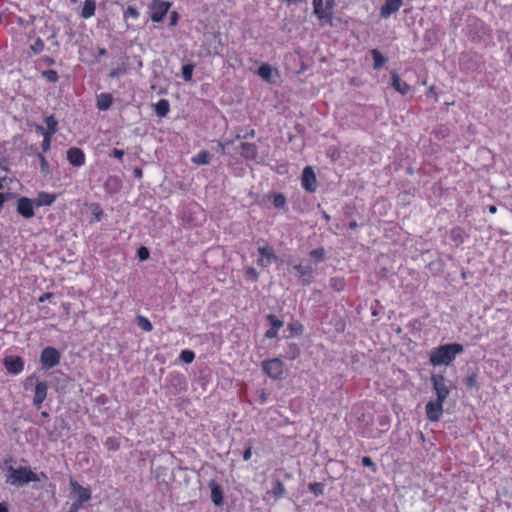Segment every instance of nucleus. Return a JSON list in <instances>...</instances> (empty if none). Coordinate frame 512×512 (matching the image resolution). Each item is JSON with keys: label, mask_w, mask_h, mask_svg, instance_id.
<instances>
[{"label": "nucleus", "mask_w": 512, "mask_h": 512, "mask_svg": "<svg viewBox=\"0 0 512 512\" xmlns=\"http://www.w3.org/2000/svg\"><path fill=\"white\" fill-rule=\"evenodd\" d=\"M5 476L6 483L15 487H22L30 482H39L41 479L46 478L43 472L37 474L26 466H9L6 469Z\"/></svg>", "instance_id": "f257e3e1"}, {"label": "nucleus", "mask_w": 512, "mask_h": 512, "mask_svg": "<svg viewBox=\"0 0 512 512\" xmlns=\"http://www.w3.org/2000/svg\"><path fill=\"white\" fill-rule=\"evenodd\" d=\"M463 352V346L458 343L442 345L434 349L430 354V362L433 366L449 365L456 355Z\"/></svg>", "instance_id": "f03ea898"}, {"label": "nucleus", "mask_w": 512, "mask_h": 512, "mask_svg": "<svg viewBox=\"0 0 512 512\" xmlns=\"http://www.w3.org/2000/svg\"><path fill=\"white\" fill-rule=\"evenodd\" d=\"M313 10L314 14L318 17L322 24H331L332 21V13L331 9L333 7V1H327L326 6H324L323 0H313Z\"/></svg>", "instance_id": "7ed1b4c3"}, {"label": "nucleus", "mask_w": 512, "mask_h": 512, "mask_svg": "<svg viewBox=\"0 0 512 512\" xmlns=\"http://www.w3.org/2000/svg\"><path fill=\"white\" fill-rule=\"evenodd\" d=\"M264 372L273 379H280L284 373L283 362L274 358L262 363Z\"/></svg>", "instance_id": "20e7f679"}, {"label": "nucleus", "mask_w": 512, "mask_h": 512, "mask_svg": "<svg viewBox=\"0 0 512 512\" xmlns=\"http://www.w3.org/2000/svg\"><path fill=\"white\" fill-rule=\"evenodd\" d=\"M71 498L74 501L84 504L91 499V491L88 488L81 486L77 481L70 480Z\"/></svg>", "instance_id": "39448f33"}, {"label": "nucleus", "mask_w": 512, "mask_h": 512, "mask_svg": "<svg viewBox=\"0 0 512 512\" xmlns=\"http://www.w3.org/2000/svg\"><path fill=\"white\" fill-rule=\"evenodd\" d=\"M433 388L437 395V400L445 401L449 396L450 390L446 384V380L442 375H433L431 377Z\"/></svg>", "instance_id": "423d86ee"}, {"label": "nucleus", "mask_w": 512, "mask_h": 512, "mask_svg": "<svg viewBox=\"0 0 512 512\" xmlns=\"http://www.w3.org/2000/svg\"><path fill=\"white\" fill-rule=\"evenodd\" d=\"M60 361V353L53 347H46L41 353V363L45 368H53Z\"/></svg>", "instance_id": "0eeeda50"}, {"label": "nucleus", "mask_w": 512, "mask_h": 512, "mask_svg": "<svg viewBox=\"0 0 512 512\" xmlns=\"http://www.w3.org/2000/svg\"><path fill=\"white\" fill-rule=\"evenodd\" d=\"M302 187L309 193H313L317 188L316 175L310 166L303 169L301 176Z\"/></svg>", "instance_id": "6e6552de"}, {"label": "nucleus", "mask_w": 512, "mask_h": 512, "mask_svg": "<svg viewBox=\"0 0 512 512\" xmlns=\"http://www.w3.org/2000/svg\"><path fill=\"white\" fill-rule=\"evenodd\" d=\"M169 8V2L154 1L151 5V20L153 22H161Z\"/></svg>", "instance_id": "1a4fd4ad"}, {"label": "nucleus", "mask_w": 512, "mask_h": 512, "mask_svg": "<svg viewBox=\"0 0 512 512\" xmlns=\"http://www.w3.org/2000/svg\"><path fill=\"white\" fill-rule=\"evenodd\" d=\"M17 212L26 219L32 218L34 216V202L27 197L19 198Z\"/></svg>", "instance_id": "9d476101"}, {"label": "nucleus", "mask_w": 512, "mask_h": 512, "mask_svg": "<svg viewBox=\"0 0 512 512\" xmlns=\"http://www.w3.org/2000/svg\"><path fill=\"white\" fill-rule=\"evenodd\" d=\"M443 412V401H430L426 404V415L430 421H438Z\"/></svg>", "instance_id": "9b49d317"}, {"label": "nucleus", "mask_w": 512, "mask_h": 512, "mask_svg": "<svg viewBox=\"0 0 512 512\" xmlns=\"http://www.w3.org/2000/svg\"><path fill=\"white\" fill-rule=\"evenodd\" d=\"M4 366L11 374H19L24 368V362L19 356H7L4 359Z\"/></svg>", "instance_id": "f8f14e48"}, {"label": "nucleus", "mask_w": 512, "mask_h": 512, "mask_svg": "<svg viewBox=\"0 0 512 512\" xmlns=\"http://www.w3.org/2000/svg\"><path fill=\"white\" fill-rule=\"evenodd\" d=\"M403 0H385L380 8V16L384 19L396 13L402 6Z\"/></svg>", "instance_id": "ddd939ff"}, {"label": "nucleus", "mask_w": 512, "mask_h": 512, "mask_svg": "<svg viewBox=\"0 0 512 512\" xmlns=\"http://www.w3.org/2000/svg\"><path fill=\"white\" fill-rule=\"evenodd\" d=\"M67 160L75 167H81L85 164V154L77 147H72L67 151Z\"/></svg>", "instance_id": "4468645a"}, {"label": "nucleus", "mask_w": 512, "mask_h": 512, "mask_svg": "<svg viewBox=\"0 0 512 512\" xmlns=\"http://www.w3.org/2000/svg\"><path fill=\"white\" fill-rule=\"evenodd\" d=\"M293 269L298 273L301 282L308 285L313 281V269L310 265L296 264Z\"/></svg>", "instance_id": "2eb2a0df"}, {"label": "nucleus", "mask_w": 512, "mask_h": 512, "mask_svg": "<svg viewBox=\"0 0 512 512\" xmlns=\"http://www.w3.org/2000/svg\"><path fill=\"white\" fill-rule=\"evenodd\" d=\"M257 74L266 82L275 83L278 77V72L269 64H262Z\"/></svg>", "instance_id": "dca6fc26"}, {"label": "nucleus", "mask_w": 512, "mask_h": 512, "mask_svg": "<svg viewBox=\"0 0 512 512\" xmlns=\"http://www.w3.org/2000/svg\"><path fill=\"white\" fill-rule=\"evenodd\" d=\"M258 252L261 257L258 259V264L262 267L269 266L276 256L273 250L266 244L265 246H261L258 248Z\"/></svg>", "instance_id": "f3484780"}, {"label": "nucleus", "mask_w": 512, "mask_h": 512, "mask_svg": "<svg viewBox=\"0 0 512 512\" xmlns=\"http://www.w3.org/2000/svg\"><path fill=\"white\" fill-rule=\"evenodd\" d=\"M48 385L45 381L38 382L35 386V394L33 398V405L40 407L47 397Z\"/></svg>", "instance_id": "a211bd4d"}, {"label": "nucleus", "mask_w": 512, "mask_h": 512, "mask_svg": "<svg viewBox=\"0 0 512 512\" xmlns=\"http://www.w3.org/2000/svg\"><path fill=\"white\" fill-rule=\"evenodd\" d=\"M209 488L211 490V500L216 506L223 504V494L220 485L215 481L209 482Z\"/></svg>", "instance_id": "6ab92c4d"}, {"label": "nucleus", "mask_w": 512, "mask_h": 512, "mask_svg": "<svg viewBox=\"0 0 512 512\" xmlns=\"http://www.w3.org/2000/svg\"><path fill=\"white\" fill-rule=\"evenodd\" d=\"M56 200V195L55 194H51V193H47V192H40L34 203L36 206L40 207V206H50L54 203V201Z\"/></svg>", "instance_id": "aec40b11"}, {"label": "nucleus", "mask_w": 512, "mask_h": 512, "mask_svg": "<svg viewBox=\"0 0 512 512\" xmlns=\"http://www.w3.org/2000/svg\"><path fill=\"white\" fill-rule=\"evenodd\" d=\"M392 86L393 88L402 95L407 94L410 91V86L401 80V78L396 73H392Z\"/></svg>", "instance_id": "412c9836"}, {"label": "nucleus", "mask_w": 512, "mask_h": 512, "mask_svg": "<svg viewBox=\"0 0 512 512\" xmlns=\"http://www.w3.org/2000/svg\"><path fill=\"white\" fill-rule=\"evenodd\" d=\"M95 9L96 3L94 0H85L81 9V16L88 19L94 15Z\"/></svg>", "instance_id": "4be33fe9"}, {"label": "nucleus", "mask_w": 512, "mask_h": 512, "mask_svg": "<svg viewBox=\"0 0 512 512\" xmlns=\"http://www.w3.org/2000/svg\"><path fill=\"white\" fill-rule=\"evenodd\" d=\"M112 105V96L108 93H102L97 98V107L99 110L105 111Z\"/></svg>", "instance_id": "5701e85b"}, {"label": "nucleus", "mask_w": 512, "mask_h": 512, "mask_svg": "<svg viewBox=\"0 0 512 512\" xmlns=\"http://www.w3.org/2000/svg\"><path fill=\"white\" fill-rule=\"evenodd\" d=\"M242 156L248 159H254L257 156V147L252 143H242Z\"/></svg>", "instance_id": "b1692460"}, {"label": "nucleus", "mask_w": 512, "mask_h": 512, "mask_svg": "<svg viewBox=\"0 0 512 512\" xmlns=\"http://www.w3.org/2000/svg\"><path fill=\"white\" fill-rule=\"evenodd\" d=\"M169 110V102L165 99H161L155 104V112L159 117H165L169 113Z\"/></svg>", "instance_id": "393cba45"}, {"label": "nucleus", "mask_w": 512, "mask_h": 512, "mask_svg": "<svg viewBox=\"0 0 512 512\" xmlns=\"http://www.w3.org/2000/svg\"><path fill=\"white\" fill-rule=\"evenodd\" d=\"M275 499L282 498L286 494V489L280 481H275L272 489L268 492Z\"/></svg>", "instance_id": "a878e982"}, {"label": "nucleus", "mask_w": 512, "mask_h": 512, "mask_svg": "<svg viewBox=\"0 0 512 512\" xmlns=\"http://www.w3.org/2000/svg\"><path fill=\"white\" fill-rule=\"evenodd\" d=\"M371 54L374 60L373 68L375 70L381 69L386 62V58L377 49H373Z\"/></svg>", "instance_id": "bb28decb"}, {"label": "nucleus", "mask_w": 512, "mask_h": 512, "mask_svg": "<svg viewBox=\"0 0 512 512\" xmlns=\"http://www.w3.org/2000/svg\"><path fill=\"white\" fill-rule=\"evenodd\" d=\"M211 155L207 151H201L192 158V162L197 165L209 164Z\"/></svg>", "instance_id": "cd10ccee"}, {"label": "nucleus", "mask_w": 512, "mask_h": 512, "mask_svg": "<svg viewBox=\"0 0 512 512\" xmlns=\"http://www.w3.org/2000/svg\"><path fill=\"white\" fill-rule=\"evenodd\" d=\"M45 123L47 126V135L53 136L57 131V120L53 116H48L45 118Z\"/></svg>", "instance_id": "c85d7f7f"}, {"label": "nucleus", "mask_w": 512, "mask_h": 512, "mask_svg": "<svg viewBox=\"0 0 512 512\" xmlns=\"http://www.w3.org/2000/svg\"><path fill=\"white\" fill-rule=\"evenodd\" d=\"M270 199H272V202H273V205L276 207V208H279V209H283L286 205V198L283 194L281 193H278V194H272L270 196Z\"/></svg>", "instance_id": "c756f323"}, {"label": "nucleus", "mask_w": 512, "mask_h": 512, "mask_svg": "<svg viewBox=\"0 0 512 512\" xmlns=\"http://www.w3.org/2000/svg\"><path fill=\"white\" fill-rule=\"evenodd\" d=\"M137 323H138V326L146 332H150L153 329V326H152V323L150 322V320L144 316L139 315L137 317Z\"/></svg>", "instance_id": "7c9ffc66"}, {"label": "nucleus", "mask_w": 512, "mask_h": 512, "mask_svg": "<svg viewBox=\"0 0 512 512\" xmlns=\"http://www.w3.org/2000/svg\"><path fill=\"white\" fill-rule=\"evenodd\" d=\"M193 70L194 65L192 64H186L182 67V76L185 81L189 82L192 80Z\"/></svg>", "instance_id": "2f4dec72"}, {"label": "nucleus", "mask_w": 512, "mask_h": 512, "mask_svg": "<svg viewBox=\"0 0 512 512\" xmlns=\"http://www.w3.org/2000/svg\"><path fill=\"white\" fill-rule=\"evenodd\" d=\"M310 257L316 262H321L325 258V250L323 248H317L310 252Z\"/></svg>", "instance_id": "473e14b6"}, {"label": "nucleus", "mask_w": 512, "mask_h": 512, "mask_svg": "<svg viewBox=\"0 0 512 512\" xmlns=\"http://www.w3.org/2000/svg\"><path fill=\"white\" fill-rule=\"evenodd\" d=\"M309 490L315 496H319V495H322L324 492V485L319 482H314V483L309 484Z\"/></svg>", "instance_id": "72a5a7b5"}, {"label": "nucleus", "mask_w": 512, "mask_h": 512, "mask_svg": "<svg viewBox=\"0 0 512 512\" xmlns=\"http://www.w3.org/2000/svg\"><path fill=\"white\" fill-rule=\"evenodd\" d=\"M267 320L269 321V323L271 324V328L275 329V330H279L281 327H283L284 323L283 321L279 320L275 315L273 314H269L267 315Z\"/></svg>", "instance_id": "f704fd0d"}, {"label": "nucleus", "mask_w": 512, "mask_h": 512, "mask_svg": "<svg viewBox=\"0 0 512 512\" xmlns=\"http://www.w3.org/2000/svg\"><path fill=\"white\" fill-rule=\"evenodd\" d=\"M139 17V12L135 7L129 6L124 12V19L127 21L128 19H137Z\"/></svg>", "instance_id": "c9c22d12"}, {"label": "nucleus", "mask_w": 512, "mask_h": 512, "mask_svg": "<svg viewBox=\"0 0 512 512\" xmlns=\"http://www.w3.org/2000/svg\"><path fill=\"white\" fill-rule=\"evenodd\" d=\"M194 353L190 350H182L180 353V359L185 363H191L194 360Z\"/></svg>", "instance_id": "e433bc0d"}, {"label": "nucleus", "mask_w": 512, "mask_h": 512, "mask_svg": "<svg viewBox=\"0 0 512 512\" xmlns=\"http://www.w3.org/2000/svg\"><path fill=\"white\" fill-rule=\"evenodd\" d=\"M299 354L300 350L296 344L289 345L287 355L290 359L296 358Z\"/></svg>", "instance_id": "4c0bfd02"}, {"label": "nucleus", "mask_w": 512, "mask_h": 512, "mask_svg": "<svg viewBox=\"0 0 512 512\" xmlns=\"http://www.w3.org/2000/svg\"><path fill=\"white\" fill-rule=\"evenodd\" d=\"M31 49L36 54L40 53L44 49V42L40 38H37L34 44L31 45Z\"/></svg>", "instance_id": "58836bf2"}, {"label": "nucleus", "mask_w": 512, "mask_h": 512, "mask_svg": "<svg viewBox=\"0 0 512 512\" xmlns=\"http://www.w3.org/2000/svg\"><path fill=\"white\" fill-rule=\"evenodd\" d=\"M51 138H52L51 135L45 134V137H44V139L42 141V145H41L43 152H47L50 149Z\"/></svg>", "instance_id": "ea45409f"}, {"label": "nucleus", "mask_w": 512, "mask_h": 512, "mask_svg": "<svg viewBox=\"0 0 512 512\" xmlns=\"http://www.w3.org/2000/svg\"><path fill=\"white\" fill-rule=\"evenodd\" d=\"M362 464L366 467H370L373 472L376 471V465L373 463L372 459L370 457H363L362 458Z\"/></svg>", "instance_id": "a19ab883"}, {"label": "nucleus", "mask_w": 512, "mask_h": 512, "mask_svg": "<svg viewBox=\"0 0 512 512\" xmlns=\"http://www.w3.org/2000/svg\"><path fill=\"white\" fill-rule=\"evenodd\" d=\"M138 257L140 260H146L149 257V251L146 247H140L138 249Z\"/></svg>", "instance_id": "79ce46f5"}, {"label": "nucleus", "mask_w": 512, "mask_h": 512, "mask_svg": "<svg viewBox=\"0 0 512 512\" xmlns=\"http://www.w3.org/2000/svg\"><path fill=\"white\" fill-rule=\"evenodd\" d=\"M112 156L119 159V160H122L123 156H124V151L123 150H120V149H113L112 151Z\"/></svg>", "instance_id": "37998d69"}, {"label": "nucleus", "mask_w": 512, "mask_h": 512, "mask_svg": "<svg viewBox=\"0 0 512 512\" xmlns=\"http://www.w3.org/2000/svg\"><path fill=\"white\" fill-rule=\"evenodd\" d=\"M277 334H278L277 330L270 328L269 330L266 331L265 337L272 339V338H275L277 336Z\"/></svg>", "instance_id": "c03bdc74"}, {"label": "nucleus", "mask_w": 512, "mask_h": 512, "mask_svg": "<svg viewBox=\"0 0 512 512\" xmlns=\"http://www.w3.org/2000/svg\"><path fill=\"white\" fill-rule=\"evenodd\" d=\"M123 72H124V69H122V68H116V69L111 70V72H110L109 76H110L111 78H116V77H118L119 75H121Z\"/></svg>", "instance_id": "a18cd8bd"}, {"label": "nucleus", "mask_w": 512, "mask_h": 512, "mask_svg": "<svg viewBox=\"0 0 512 512\" xmlns=\"http://www.w3.org/2000/svg\"><path fill=\"white\" fill-rule=\"evenodd\" d=\"M246 274L254 280H256L258 276L256 270L253 267L248 268Z\"/></svg>", "instance_id": "49530a36"}, {"label": "nucleus", "mask_w": 512, "mask_h": 512, "mask_svg": "<svg viewBox=\"0 0 512 512\" xmlns=\"http://www.w3.org/2000/svg\"><path fill=\"white\" fill-rule=\"evenodd\" d=\"M251 456H252V448H251V447H248V448L244 451V453H243V459H244L245 461H248V460H250Z\"/></svg>", "instance_id": "de8ad7c7"}, {"label": "nucleus", "mask_w": 512, "mask_h": 512, "mask_svg": "<svg viewBox=\"0 0 512 512\" xmlns=\"http://www.w3.org/2000/svg\"><path fill=\"white\" fill-rule=\"evenodd\" d=\"M82 503L74 501V503L71 505L69 512H78V510L82 507Z\"/></svg>", "instance_id": "09e8293b"}, {"label": "nucleus", "mask_w": 512, "mask_h": 512, "mask_svg": "<svg viewBox=\"0 0 512 512\" xmlns=\"http://www.w3.org/2000/svg\"><path fill=\"white\" fill-rule=\"evenodd\" d=\"M177 20H178L177 13L173 12L170 17L171 25H175L177 23Z\"/></svg>", "instance_id": "8fccbe9b"}, {"label": "nucleus", "mask_w": 512, "mask_h": 512, "mask_svg": "<svg viewBox=\"0 0 512 512\" xmlns=\"http://www.w3.org/2000/svg\"><path fill=\"white\" fill-rule=\"evenodd\" d=\"M229 144H230V142H228V141L219 143V148H220L221 153H225V147Z\"/></svg>", "instance_id": "3c124183"}, {"label": "nucleus", "mask_w": 512, "mask_h": 512, "mask_svg": "<svg viewBox=\"0 0 512 512\" xmlns=\"http://www.w3.org/2000/svg\"><path fill=\"white\" fill-rule=\"evenodd\" d=\"M48 78L50 81H56L57 80V74L54 71H50L48 73Z\"/></svg>", "instance_id": "603ef678"}, {"label": "nucleus", "mask_w": 512, "mask_h": 512, "mask_svg": "<svg viewBox=\"0 0 512 512\" xmlns=\"http://www.w3.org/2000/svg\"><path fill=\"white\" fill-rule=\"evenodd\" d=\"M36 131L38 133H40L41 135H43V137H45V133H47V130L44 127H42V126H37L36 127Z\"/></svg>", "instance_id": "864d4df0"}, {"label": "nucleus", "mask_w": 512, "mask_h": 512, "mask_svg": "<svg viewBox=\"0 0 512 512\" xmlns=\"http://www.w3.org/2000/svg\"><path fill=\"white\" fill-rule=\"evenodd\" d=\"M39 158L41 160L42 168H44L45 166L48 165V163H47V161H46V159H45V157L43 155L40 154Z\"/></svg>", "instance_id": "5fc2aeb1"}, {"label": "nucleus", "mask_w": 512, "mask_h": 512, "mask_svg": "<svg viewBox=\"0 0 512 512\" xmlns=\"http://www.w3.org/2000/svg\"><path fill=\"white\" fill-rule=\"evenodd\" d=\"M134 173H135V176L138 177V178H140L142 176V171L140 169H136L134 171Z\"/></svg>", "instance_id": "6e6d98bb"}, {"label": "nucleus", "mask_w": 512, "mask_h": 512, "mask_svg": "<svg viewBox=\"0 0 512 512\" xmlns=\"http://www.w3.org/2000/svg\"><path fill=\"white\" fill-rule=\"evenodd\" d=\"M0 512H8L6 506L2 503H0Z\"/></svg>", "instance_id": "4d7b16f0"}, {"label": "nucleus", "mask_w": 512, "mask_h": 512, "mask_svg": "<svg viewBox=\"0 0 512 512\" xmlns=\"http://www.w3.org/2000/svg\"><path fill=\"white\" fill-rule=\"evenodd\" d=\"M357 227V223L355 221L349 223L350 229H355Z\"/></svg>", "instance_id": "13d9d810"}, {"label": "nucleus", "mask_w": 512, "mask_h": 512, "mask_svg": "<svg viewBox=\"0 0 512 512\" xmlns=\"http://www.w3.org/2000/svg\"><path fill=\"white\" fill-rule=\"evenodd\" d=\"M322 215L326 221L330 220V216L325 211L322 212Z\"/></svg>", "instance_id": "bf43d9fd"}, {"label": "nucleus", "mask_w": 512, "mask_h": 512, "mask_svg": "<svg viewBox=\"0 0 512 512\" xmlns=\"http://www.w3.org/2000/svg\"><path fill=\"white\" fill-rule=\"evenodd\" d=\"M106 54V50L104 48L99 49V55L103 56Z\"/></svg>", "instance_id": "052dcab7"}, {"label": "nucleus", "mask_w": 512, "mask_h": 512, "mask_svg": "<svg viewBox=\"0 0 512 512\" xmlns=\"http://www.w3.org/2000/svg\"><path fill=\"white\" fill-rule=\"evenodd\" d=\"M495 211H496V207H495V206H491V207H490V212H491V213H494Z\"/></svg>", "instance_id": "680f3d73"}, {"label": "nucleus", "mask_w": 512, "mask_h": 512, "mask_svg": "<svg viewBox=\"0 0 512 512\" xmlns=\"http://www.w3.org/2000/svg\"><path fill=\"white\" fill-rule=\"evenodd\" d=\"M46 297H49V294L45 295L44 297H41L40 301L43 302L44 300H46Z\"/></svg>", "instance_id": "e2e57ef3"}, {"label": "nucleus", "mask_w": 512, "mask_h": 512, "mask_svg": "<svg viewBox=\"0 0 512 512\" xmlns=\"http://www.w3.org/2000/svg\"><path fill=\"white\" fill-rule=\"evenodd\" d=\"M46 297H49V294L45 295L44 297H41L40 301L43 302L44 300H46Z\"/></svg>", "instance_id": "0e129e2a"}, {"label": "nucleus", "mask_w": 512, "mask_h": 512, "mask_svg": "<svg viewBox=\"0 0 512 512\" xmlns=\"http://www.w3.org/2000/svg\"><path fill=\"white\" fill-rule=\"evenodd\" d=\"M34 378H35L34 376H30V377L27 379V382L32 381Z\"/></svg>", "instance_id": "69168bd1"}, {"label": "nucleus", "mask_w": 512, "mask_h": 512, "mask_svg": "<svg viewBox=\"0 0 512 512\" xmlns=\"http://www.w3.org/2000/svg\"><path fill=\"white\" fill-rule=\"evenodd\" d=\"M99 214H102V211H99V213H96V214H95V215H96V218H97L98 220L100 219V218H99Z\"/></svg>", "instance_id": "338daca9"}, {"label": "nucleus", "mask_w": 512, "mask_h": 512, "mask_svg": "<svg viewBox=\"0 0 512 512\" xmlns=\"http://www.w3.org/2000/svg\"><path fill=\"white\" fill-rule=\"evenodd\" d=\"M112 442L113 441L111 439H108L106 443H107V445H110V443H112Z\"/></svg>", "instance_id": "774afa93"}]
</instances>
